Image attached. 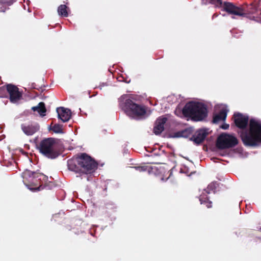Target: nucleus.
<instances>
[{"instance_id": "1", "label": "nucleus", "mask_w": 261, "mask_h": 261, "mask_svg": "<svg viewBox=\"0 0 261 261\" xmlns=\"http://www.w3.org/2000/svg\"><path fill=\"white\" fill-rule=\"evenodd\" d=\"M68 169L76 173L91 174L98 167V163L86 153H80L67 162Z\"/></svg>"}, {"instance_id": "2", "label": "nucleus", "mask_w": 261, "mask_h": 261, "mask_svg": "<svg viewBox=\"0 0 261 261\" xmlns=\"http://www.w3.org/2000/svg\"><path fill=\"white\" fill-rule=\"evenodd\" d=\"M23 181L25 185L32 191H38L43 190L45 188H51L53 186V183L49 182L45 183L43 186V182H46L48 177L38 171H32L25 170L22 173Z\"/></svg>"}, {"instance_id": "3", "label": "nucleus", "mask_w": 261, "mask_h": 261, "mask_svg": "<svg viewBox=\"0 0 261 261\" xmlns=\"http://www.w3.org/2000/svg\"><path fill=\"white\" fill-rule=\"evenodd\" d=\"M119 107L129 117L136 120L144 119L146 117V107L135 103L126 96H122L119 99Z\"/></svg>"}, {"instance_id": "4", "label": "nucleus", "mask_w": 261, "mask_h": 261, "mask_svg": "<svg viewBox=\"0 0 261 261\" xmlns=\"http://www.w3.org/2000/svg\"><path fill=\"white\" fill-rule=\"evenodd\" d=\"M37 148L40 153L50 159H55L61 154L56 139L53 138L42 139L37 145Z\"/></svg>"}, {"instance_id": "5", "label": "nucleus", "mask_w": 261, "mask_h": 261, "mask_svg": "<svg viewBox=\"0 0 261 261\" xmlns=\"http://www.w3.org/2000/svg\"><path fill=\"white\" fill-rule=\"evenodd\" d=\"M242 139L246 145L254 146L261 142V125L257 121L251 119L249 123V132L242 135Z\"/></svg>"}, {"instance_id": "6", "label": "nucleus", "mask_w": 261, "mask_h": 261, "mask_svg": "<svg viewBox=\"0 0 261 261\" xmlns=\"http://www.w3.org/2000/svg\"><path fill=\"white\" fill-rule=\"evenodd\" d=\"M237 144L236 138L227 134H222L218 138L217 145L221 149L231 147Z\"/></svg>"}, {"instance_id": "7", "label": "nucleus", "mask_w": 261, "mask_h": 261, "mask_svg": "<svg viewBox=\"0 0 261 261\" xmlns=\"http://www.w3.org/2000/svg\"><path fill=\"white\" fill-rule=\"evenodd\" d=\"M7 89L8 98H9L11 102L16 103L22 99V93L19 91V88L16 86L11 84H7Z\"/></svg>"}, {"instance_id": "8", "label": "nucleus", "mask_w": 261, "mask_h": 261, "mask_svg": "<svg viewBox=\"0 0 261 261\" xmlns=\"http://www.w3.org/2000/svg\"><path fill=\"white\" fill-rule=\"evenodd\" d=\"M182 114L184 117L196 121V101L187 103L182 110Z\"/></svg>"}, {"instance_id": "9", "label": "nucleus", "mask_w": 261, "mask_h": 261, "mask_svg": "<svg viewBox=\"0 0 261 261\" xmlns=\"http://www.w3.org/2000/svg\"><path fill=\"white\" fill-rule=\"evenodd\" d=\"M207 115V106L200 100L197 101V121L205 120Z\"/></svg>"}, {"instance_id": "10", "label": "nucleus", "mask_w": 261, "mask_h": 261, "mask_svg": "<svg viewBox=\"0 0 261 261\" xmlns=\"http://www.w3.org/2000/svg\"><path fill=\"white\" fill-rule=\"evenodd\" d=\"M223 7L224 10L229 14L238 16L244 15L243 10L241 8L235 6L230 3H224Z\"/></svg>"}, {"instance_id": "11", "label": "nucleus", "mask_w": 261, "mask_h": 261, "mask_svg": "<svg viewBox=\"0 0 261 261\" xmlns=\"http://www.w3.org/2000/svg\"><path fill=\"white\" fill-rule=\"evenodd\" d=\"M167 121V118L165 117H159L154 124L153 133L158 135H160L164 130V125Z\"/></svg>"}, {"instance_id": "12", "label": "nucleus", "mask_w": 261, "mask_h": 261, "mask_svg": "<svg viewBox=\"0 0 261 261\" xmlns=\"http://www.w3.org/2000/svg\"><path fill=\"white\" fill-rule=\"evenodd\" d=\"M58 118L62 120V122H67L71 118V112L68 109L60 107L57 109Z\"/></svg>"}, {"instance_id": "13", "label": "nucleus", "mask_w": 261, "mask_h": 261, "mask_svg": "<svg viewBox=\"0 0 261 261\" xmlns=\"http://www.w3.org/2000/svg\"><path fill=\"white\" fill-rule=\"evenodd\" d=\"M233 118L236 125L240 128L246 127L248 121V118L247 116L240 113L234 114Z\"/></svg>"}, {"instance_id": "14", "label": "nucleus", "mask_w": 261, "mask_h": 261, "mask_svg": "<svg viewBox=\"0 0 261 261\" xmlns=\"http://www.w3.org/2000/svg\"><path fill=\"white\" fill-rule=\"evenodd\" d=\"M21 129L23 133L28 136L33 135L39 129L38 124H22L21 125Z\"/></svg>"}, {"instance_id": "15", "label": "nucleus", "mask_w": 261, "mask_h": 261, "mask_svg": "<svg viewBox=\"0 0 261 261\" xmlns=\"http://www.w3.org/2000/svg\"><path fill=\"white\" fill-rule=\"evenodd\" d=\"M228 110L225 106H221L220 112L219 114H216L214 116L213 122L214 123H218L221 121H224L226 118L227 112Z\"/></svg>"}, {"instance_id": "16", "label": "nucleus", "mask_w": 261, "mask_h": 261, "mask_svg": "<svg viewBox=\"0 0 261 261\" xmlns=\"http://www.w3.org/2000/svg\"><path fill=\"white\" fill-rule=\"evenodd\" d=\"M193 130L191 128H187L183 130L178 132L176 133L177 137H181L184 138H188L192 136L191 140L196 143V136L192 135Z\"/></svg>"}, {"instance_id": "17", "label": "nucleus", "mask_w": 261, "mask_h": 261, "mask_svg": "<svg viewBox=\"0 0 261 261\" xmlns=\"http://www.w3.org/2000/svg\"><path fill=\"white\" fill-rule=\"evenodd\" d=\"M32 110L33 111H37L39 115L43 117L46 115V109L45 108V103L43 102H40L38 103L37 106L33 107Z\"/></svg>"}, {"instance_id": "18", "label": "nucleus", "mask_w": 261, "mask_h": 261, "mask_svg": "<svg viewBox=\"0 0 261 261\" xmlns=\"http://www.w3.org/2000/svg\"><path fill=\"white\" fill-rule=\"evenodd\" d=\"M208 133L206 129H201L197 132V144L201 142L205 138Z\"/></svg>"}, {"instance_id": "19", "label": "nucleus", "mask_w": 261, "mask_h": 261, "mask_svg": "<svg viewBox=\"0 0 261 261\" xmlns=\"http://www.w3.org/2000/svg\"><path fill=\"white\" fill-rule=\"evenodd\" d=\"M68 8L65 5H61L58 8V12L60 16L67 17L68 16L67 9Z\"/></svg>"}, {"instance_id": "20", "label": "nucleus", "mask_w": 261, "mask_h": 261, "mask_svg": "<svg viewBox=\"0 0 261 261\" xmlns=\"http://www.w3.org/2000/svg\"><path fill=\"white\" fill-rule=\"evenodd\" d=\"M7 85L0 87V97L1 98H8V91H7Z\"/></svg>"}, {"instance_id": "21", "label": "nucleus", "mask_w": 261, "mask_h": 261, "mask_svg": "<svg viewBox=\"0 0 261 261\" xmlns=\"http://www.w3.org/2000/svg\"><path fill=\"white\" fill-rule=\"evenodd\" d=\"M62 125L59 124H55L51 128L55 133H62L63 130Z\"/></svg>"}, {"instance_id": "22", "label": "nucleus", "mask_w": 261, "mask_h": 261, "mask_svg": "<svg viewBox=\"0 0 261 261\" xmlns=\"http://www.w3.org/2000/svg\"><path fill=\"white\" fill-rule=\"evenodd\" d=\"M180 172L185 173L187 176H191L192 175L195 174V171H191L189 170L186 167H184L180 169Z\"/></svg>"}, {"instance_id": "23", "label": "nucleus", "mask_w": 261, "mask_h": 261, "mask_svg": "<svg viewBox=\"0 0 261 261\" xmlns=\"http://www.w3.org/2000/svg\"><path fill=\"white\" fill-rule=\"evenodd\" d=\"M131 168L135 169L136 170L139 172L145 171L147 170V168L145 166H134L130 167Z\"/></svg>"}, {"instance_id": "24", "label": "nucleus", "mask_w": 261, "mask_h": 261, "mask_svg": "<svg viewBox=\"0 0 261 261\" xmlns=\"http://www.w3.org/2000/svg\"><path fill=\"white\" fill-rule=\"evenodd\" d=\"M7 8L6 7H1L0 8V12H4L6 10Z\"/></svg>"}, {"instance_id": "25", "label": "nucleus", "mask_w": 261, "mask_h": 261, "mask_svg": "<svg viewBox=\"0 0 261 261\" xmlns=\"http://www.w3.org/2000/svg\"><path fill=\"white\" fill-rule=\"evenodd\" d=\"M229 127V125L228 124H225V125H223L221 126V127L223 128V129H226L228 128Z\"/></svg>"}, {"instance_id": "26", "label": "nucleus", "mask_w": 261, "mask_h": 261, "mask_svg": "<svg viewBox=\"0 0 261 261\" xmlns=\"http://www.w3.org/2000/svg\"><path fill=\"white\" fill-rule=\"evenodd\" d=\"M173 169V168H172V169H170V170H169L168 171V173H169V175L168 177V178H169L170 177V176L171 175V174H172V171Z\"/></svg>"}, {"instance_id": "27", "label": "nucleus", "mask_w": 261, "mask_h": 261, "mask_svg": "<svg viewBox=\"0 0 261 261\" xmlns=\"http://www.w3.org/2000/svg\"><path fill=\"white\" fill-rule=\"evenodd\" d=\"M211 2H212V3H216V2H219V0H211Z\"/></svg>"}, {"instance_id": "28", "label": "nucleus", "mask_w": 261, "mask_h": 261, "mask_svg": "<svg viewBox=\"0 0 261 261\" xmlns=\"http://www.w3.org/2000/svg\"><path fill=\"white\" fill-rule=\"evenodd\" d=\"M207 206L208 207H211L212 206V205H211V203H208V204L207 205Z\"/></svg>"}]
</instances>
